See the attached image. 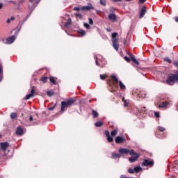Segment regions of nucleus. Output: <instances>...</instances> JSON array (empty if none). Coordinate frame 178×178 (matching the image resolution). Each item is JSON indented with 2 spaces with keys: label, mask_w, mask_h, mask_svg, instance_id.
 <instances>
[{
  "label": "nucleus",
  "mask_w": 178,
  "mask_h": 178,
  "mask_svg": "<svg viewBox=\"0 0 178 178\" xmlns=\"http://www.w3.org/2000/svg\"><path fill=\"white\" fill-rule=\"evenodd\" d=\"M70 24H72V19L69 18L67 22L65 24V26L68 27V26H70Z\"/></svg>",
  "instance_id": "29"
},
{
  "label": "nucleus",
  "mask_w": 178,
  "mask_h": 178,
  "mask_svg": "<svg viewBox=\"0 0 178 178\" xmlns=\"http://www.w3.org/2000/svg\"><path fill=\"white\" fill-rule=\"evenodd\" d=\"M125 1H127V2H129V1H131V0H125Z\"/></svg>",
  "instance_id": "61"
},
{
  "label": "nucleus",
  "mask_w": 178,
  "mask_h": 178,
  "mask_svg": "<svg viewBox=\"0 0 178 178\" xmlns=\"http://www.w3.org/2000/svg\"><path fill=\"white\" fill-rule=\"evenodd\" d=\"M127 42V41L126 40V39H124V45H126Z\"/></svg>",
  "instance_id": "58"
},
{
  "label": "nucleus",
  "mask_w": 178,
  "mask_h": 178,
  "mask_svg": "<svg viewBox=\"0 0 178 178\" xmlns=\"http://www.w3.org/2000/svg\"><path fill=\"white\" fill-rule=\"evenodd\" d=\"M76 102V99L72 98L67 101L61 102V112H65V108H70L72 105H74Z\"/></svg>",
  "instance_id": "2"
},
{
  "label": "nucleus",
  "mask_w": 178,
  "mask_h": 178,
  "mask_svg": "<svg viewBox=\"0 0 178 178\" xmlns=\"http://www.w3.org/2000/svg\"><path fill=\"white\" fill-rule=\"evenodd\" d=\"M124 141H126V138L122 136H116L115 139V142L116 144H122V143H124Z\"/></svg>",
  "instance_id": "9"
},
{
  "label": "nucleus",
  "mask_w": 178,
  "mask_h": 178,
  "mask_svg": "<svg viewBox=\"0 0 178 178\" xmlns=\"http://www.w3.org/2000/svg\"><path fill=\"white\" fill-rule=\"evenodd\" d=\"M29 2H31V3H33V2H34V0H29Z\"/></svg>",
  "instance_id": "59"
},
{
  "label": "nucleus",
  "mask_w": 178,
  "mask_h": 178,
  "mask_svg": "<svg viewBox=\"0 0 178 178\" xmlns=\"http://www.w3.org/2000/svg\"><path fill=\"white\" fill-rule=\"evenodd\" d=\"M108 19L111 20V22H116L118 18L116 17V15L113 13L108 15Z\"/></svg>",
  "instance_id": "17"
},
{
  "label": "nucleus",
  "mask_w": 178,
  "mask_h": 178,
  "mask_svg": "<svg viewBox=\"0 0 178 178\" xmlns=\"http://www.w3.org/2000/svg\"><path fill=\"white\" fill-rule=\"evenodd\" d=\"M34 94H35V90H34V86H33L31 90V93L27 95L24 99H30V98H34Z\"/></svg>",
  "instance_id": "8"
},
{
  "label": "nucleus",
  "mask_w": 178,
  "mask_h": 178,
  "mask_svg": "<svg viewBox=\"0 0 178 178\" xmlns=\"http://www.w3.org/2000/svg\"><path fill=\"white\" fill-rule=\"evenodd\" d=\"M135 173H139V172H141L143 170V168L140 166H137L134 168Z\"/></svg>",
  "instance_id": "21"
},
{
  "label": "nucleus",
  "mask_w": 178,
  "mask_h": 178,
  "mask_svg": "<svg viewBox=\"0 0 178 178\" xmlns=\"http://www.w3.org/2000/svg\"><path fill=\"white\" fill-rule=\"evenodd\" d=\"M29 122H33V116H30L29 118Z\"/></svg>",
  "instance_id": "52"
},
{
  "label": "nucleus",
  "mask_w": 178,
  "mask_h": 178,
  "mask_svg": "<svg viewBox=\"0 0 178 178\" xmlns=\"http://www.w3.org/2000/svg\"><path fill=\"white\" fill-rule=\"evenodd\" d=\"M29 10H33L31 9V7H30V6H29Z\"/></svg>",
  "instance_id": "60"
},
{
  "label": "nucleus",
  "mask_w": 178,
  "mask_h": 178,
  "mask_svg": "<svg viewBox=\"0 0 178 178\" xmlns=\"http://www.w3.org/2000/svg\"><path fill=\"white\" fill-rule=\"evenodd\" d=\"M164 60L165 61V62H168V63H172V60H170V58H164Z\"/></svg>",
  "instance_id": "39"
},
{
  "label": "nucleus",
  "mask_w": 178,
  "mask_h": 178,
  "mask_svg": "<svg viewBox=\"0 0 178 178\" xmlns=\"http://www.w3.org/2000/svg\"><path fill=\"white\" fill-rule=\"evenodd\" d=\"M74 16L78 17L81 20V19H83V15H81V13H75Z\"/></svg>",
  "instance_id": "33"
},
{
  "label": "nucleus",
  "mask_w": 178,
  "mask_h": 178,
  "mask_svg": "<svg viewBox=\"0 0 178 178\" xmlns=\"http://www.w3.org/2000/svg\"><path fill=\"white\" fill-rule=\"evenodd\" d=\"M49 80L51 84H54V86H58V81H57L58 78H55L54 76H49Z\"/></svg>",
  "instance_id": "16"
},
{
  "label": "nucleus",
  "mask_w": 178,
  "mask_h": 178,
  "mask_svg": "<svg viewBox=\"0 0 178 178\" xmlns=\"http://www.w3.org/2000/svg\"><path fill=\"white\" fill-rule=\"evenodd\" d=\"M1 137H2V135L0 134V138H1Z\"/></svg>",
  "instance_id": "63"
},
{
  "label": "nucleus",
  "mask_w": 178,
  "mask_h": 178,
  "mask_svg": "<svg viewBox=\"0 0 178 178\" xmlns=\"http://www.w3.org/2000/svg\"><path fill=\"white\" fill-rule=\"evenodd\" d=\"M159 131H161V132L165 131V128H163L162 127H159V131H156V134H158V133H159Z\"/></svg>",
  "instance_id": "36"
},
{
  "label": "nucleus",
  "mask_w": 178,
  "mask_h": 178,
  "mask_svg": "<svg viewBox=\"0 0 178 178\" xmlns=\"http://www.w3.org/2000/svg\"><path fill=\"white\" fill-rule=\"evenodd\" d=\"M10 118H11V119H16V118H17V113H12L10 114Z\"/></svg>",
  "instance_id": "32"
},
{
  "label": "nucleus",
  "mask_w": 178,
  "mask_h": 178,
  "mask_svg": "<svg viewBox=\"0 0 178 178\" xmlns=\"http://www.w3.org/2000/svg\"><path fill=\"white\" fill-rule=\"evenodd\" d=\"M56 104H54V106L49 108V111H54V109H55V107H56Z\"/></svg>",
  "instance_id": "45"
},
{
  "label": "nucleus",
  "mask_w": 178,
  "mask_h": 178,
  "mask_svg": "<svg viewBox=\"0 0 178 178\" xmlns=\"http://www.w3.org/2000/svg\"><path fill=\"white\" fill-rule=\"evenodd\" d=\"M6 23H8V24L10 23V19H8L6 21Z\"/></svg>",
  "instance_id": "55"
},
{
  "label": "nucleus",
  "mask_w": 178,
  "mask_h": 178,
  "mask_svg": "<svg viewBox=\"0 0 178 178\" xmlns=\"http://www.w3.org/2000/svg\"><path fill=\"white\" fill-rule=\"evenodd\" d=\"M9 147V143L8 142H3V143H0V149L3 152H6V149Z\"/></svg>",
  "instance_id": "4"
},
{
  "label": "nucleus",
  "mask_w": 178,
  "mask_h": 178,
  "mask_svg": "<svg viewBox=\"0 0 178 178\" xmlns=\"http://www.w3.org/2000/svg\"><path fill=\"white\" fill-rule=\"evenodd\" d=\"M106 77H108L107 74H100L101 80H105V79H106Z\"/></svg>",
  "instance_id": "37"
},
{
  "label": "nucleus",
  "mask_w": 178,
  "mask_h": 178,
  "mask_svg": "<svg viewBox=\"0 0 178 178\" xmlns=\"http://www.w3.org/2000/svg\"><path fill=\"white\" fill-rule=\"evenodd\" d=\"M175 22L178 23V17H175Z\"/></svg>",
  "instance_id": "56"
},
{
  "label": "nucleus",
  "mask_w": 178,
  "mask_h": 178,
  "mask_svg": "<svg viewBox=\"0 0 178 178\" xmlns=\"http://www.w3.org/2000/svg\"><path fill=\"white\" fill-rule=\"evenodd\" d=\"M121 178H127V177L126 175H122Z\"/></svg>",
  "instance_id": "57"
},
{
  "label": "nucleus",
  "mask_w": 178,
  "mask_h": 178,
  "mask_svg": "<svg viewBox=\"0 0 178 178\" xmlns=\"http://www.w3.org/2000/svg\"><path fill=\"white\" fill-rule=\"evenodd\" d=\"M88 20H89V24H91V25L94 24V21H92L91 18H89Z\"/></svg>",
  "instance_id": "43"
},
{
  "label": "nucleus",
  "mask_w": 178,
  "mask_h": 178,
  "mask_svg": "<svg viewBox=\"0 0 178 178\" xmlns=\"http://www.w3.org/2000/svg\"><path fill=\"white\" fill-rule=\"evenodd\" d=\"M0 76H3V67L2 65H0Z\"/></svg>",
  "instance_id": "34"
},
{
  "label": "nucleus",
  "mask_w": 178,
  "mask_h": 178,
  "mask_svg": "<svg viewBox=\"0 0 178 178\" xmlns=\"http://www.w3.org/2000/svg\"><path fill=\"white\" fill-rule=\"evenodd\" d=\"M104 134L106 135V137H107V141H108V143H113V138L111 137L109 131H105Z\"/></svg>",
  "instance_id": "15"
},
{
  "label": "nucleus",
  "mask_w": 178,
  "mask_h": 178,
  "mask_svg": "<svg viewBox=\"0 0 178 178\" xmlns=\"http://www.w3.org/2000/svg\"><path fill=\"white\" fill-rule=\"evenodd\" d=\"M10 21H11V20H12V21L15 20V17H11L10 19Z\"/></svg>",
  "instance_id": "54"
},
{
  "label": "nucleus",
  "mask_w": 178,
  "mask_h": 178,
  "mask_svg": "<svg viewBox=\"0 0 178 178\" xmlns=\"http://www.w3.org/2000/svg\"><path fill=\"white\" fill-rule=\"evenodd\" d=\"M124 59H125V60L127 61V62H131V59H130V58H129V57H127V56H124Z\"/></svg>",
  "instance_id": "42"
},
{
  "label": "nucleus",
  "mask_w": 178,
  "mask_h": 178,
  "mask_svg": "<svg viewBox=\"0 0 178 178\" xmlns=\"http://www.w3.org/2000/svg\"><path fill=\"white\" fill-rule=\"evenodd\" d=\"M122 101L124 102V106L127 107L129 106V101L124 99V97L122 98Z\"/></svg>",
  "instance_id": "27"
},
{
  "label": "nucleus",
  "mask_w": 178,
  "mask_h": 178,
  "mask_svg": "<svg viewBox=\"0 0 178 178\" xmlns=\"http://www.w3.org/2000/svg\"><path fill=\"white\" fill-rule=\"evenodd\" d=\"M95 63H96L97 66H99L100 65V64L98 63V58H97V57H96Z\"/></svg>",
  "instance_id": "48"
},
{
  "label": "nucleus",
  "mask_w": 178,
  "mask_h": 178,
  "mask_svg": "<svg viewBox=\"0 0 178 178\" xmlns=\"http://www.w3.org/2000/svg\"><path fill=\"white\" fill-rule=\"evenodd\" d=\"M112 158H113V159H116L118 158H120L122 156V154H116V153H112Z\"/></svg>",
  "instance_id": "20"
},
{
  "label": "nucleus",
  "mask_w": 178,
  "mask_h": 178,
  "mask_svg": "<svg viewBox=\"0 0 178 178\" xmlns=\"http://www.w3.org/2000/svg\"><path fill=\"white\" fill-rule=\"evenodd\" d=\"M119 86H120V88L121 90H125L126 89V86L124 85L123 82H122V81H119Z\"/></svg>",
  "instance_id": "23"
},
{
  "label": "nucleus",
  "mask_w": 178,
  "mask_h": 178,
  "mask_svg": "<svg viewBox=\"0 0 178 178\" xmlns=\"http://www.w3.org/2000/svg\"><path fill=\"white\" fill-rule=\"evenodd\" d=\"M47 94L48 97H52L53 95H54L55 92L52 90H49L47 92Z\"/></svg>",
  "instance_id": "30"
},
{
  "label": "nucleus",
  "mask_w": 178,
  "mask_h": 178,
  "mask_svg": "<svg viewBox=\"0 0 178 178\" xmlns=\"http://www.w3.org/2000/svg\"><path fill=\"white\" fill-rule=\"evenodd\" d=\"M2 8H3V4H2V3H0V9H2Z\"/></svg>",
  "instance_id": "53"
},
{
  "label": "nucleus",
  "mask_w": 178,
  "mask_h": 178,
  "mask_svg": "<svg viewBox=\"0 0 178 178\" xmlns=\"http://www.w3.org/2000/svg\"><path fill=\"white\" fill-rule=\"evenodd\" d=\"M138 112H140V113H147V107H142L140 109L138 110Z\"/></svg>",
  "instance_id": "22"
},
{
  "label": "nucleus",
  "mask_w": 178,
  "mask_h": 178,
  "mask_svg": "<svg viewBox=\"0 0 178 178\" xmlns=\"http://www.w3.org/2000/svg\"><path fill=\"white\" fill-rule=\"evenodd\" d=\"M176 81L178 83V70L177 71L176 74H169L165 83L166 84H168V86H173Z\"/></svg>",
  "instance_id": "1"
},
{
  "label": "nucleus",
  "mask_w": 178,
  "mask_h": 178,
  "mask_svg": "<svg viewBox=\"0 0 178 178\" xmlns=\"http://www.w3.org/2000/svg\"><path fill=\"white\" fill-rule=\"evenodd\" d=\"M91 9L93 10H94V9H95L94 8V6H92V4H91V3H88L87 6H82L81 8V10H91Z\"/></svg>",
  "instance_id": "7"
},
{
  "label": "nucleus",
  "mask_w": 178,
  "mask_h": 178,
  "mask_svg": "<svg viewBox=\"0 0 178 178\" xmlns=\"http://www.w3.org/2000/svg\"><path fill=\"white\" fill-rule=\"evenodd\" d=\"M3 80V76L0 75V83Z\"/></svg>",
  "instance_id": "51"
},
{
  "label": "nucleus",
  "mask_w": 178,
  "mask_h": 178,
  "mask_svg": "<svg viewBox=\"0 0 178 178\" xmlns=\"http://www.w3.org/2000/svg\"><path fill=\"white\" fill-rule=\"evenodd\" d=\"M84 27H86V29H87L88 30H89V29H91V26H90V24H87V23H84L83 24Z\"/></svg>",
  "instance_id": "38"
},
{
  "label": "nucleus",
  "mask_w": 178,
  "mask_h": 178,
  "mask_svg": "<svg viewBox=\"0 0 178 178\" xmlns=\"http://www.w3.org/2000/svg\"><path fill=\"white\" fill-rule=\"evenodd\" d=\"M107 31H111L109 29H107Z\"/></svg>",
  "instance_id": "62"
},
{
  "label": "nucleus",
  "mask_w": 178,
  "mask_h": 178,
  "mask_svg": "<svg viewBox=\"0 0 178 178\" xmlns=\"http://www.w3.org/2000/svg\"><path fill=\"white\" fill-rule=\"evenodd\" d=\"M111 80L113 81V86L115 87H118V84H119V79H118V77L115 75H111Z\"/></svg>",
  "instance_id": "11"
},
{
  "label": "nucleus",
  "mask_w": 178,
  "mask_h": 178,
  "mask_svg": "<svg viewBox=\"0 0 178 178\" xmlns=\"http://www.w3.org/2000/svg\"><path fill=\"white\" fill-rule=\"evenodd\" d=\"M142 166H154V161L145 159L142 163Z\"/></svg>",
  "instance_id": "5"
},
{
  "label": "nucleus",
  "mask_w": 178,
  "mask_h": 178,
  "mask_svg": "<svg viewBox=\"0 0 178 178\" xmlns=\"http://www.w3.org/2000/svg\"><path fill=\"white\" fill-rule=\"evenodd\" d=\"M15 40H16V38L15 37V35L9 37L8 38H7L6 43L13 44V42H15Z\"/></svg>",
  "instance_id": "18"
},
{
  "label": "nucleus",
  "mask_w": 178,
  "mask_h": 178,
  "mask_svg": "<svg viewBox=\"0 0 178 178\" xmlns=\"http://www.w3.org/2000/svg\"><path fill=\"white\" fill-rule=\"evenodd\" d=\"M29 17H30V15H27L26 17V19L24 20V22H26V20H27V19H29Z\"/></svg>",
  "instance_id": "50"
},
{
  "label": "nucleus",
  "mask_w": 178,
  "mask_h": 178,
  "mask_svg": "<svg viewBox=\"0 0 178 178\" xmlns=\"http://www.w3.org/2000/svg\"><path fill=\"white\" fill-rule=\"evenodd\" d=\"M15 134L17 136H23L24 134V132L23 131V128L22 127H17L16 131H15Z\"/></svg>",
  "instance_id": "12"
},
{
  "label": "nucleus",
  "mask_w": 178,
  "mask_h": 178,
  "mask_svg": "<svg viewBox=\"0 0 178 178\" xmlns=\"http://www.w3.org/2000/svg\"><path fill=\"white\" fill-rule=\"evenodd\" d=\"M118 39L112 40L113 47L115 49V51H119V43H118Z\"/></svg>",
  "instance_id": "14"
},
{
  "label": "nucleus",
  "mask_w": 178,
  "mask_h": 178,
  "mask_svg": "<svg viewBox=\"0 0 178 178\" xmlns=\"http://www.w3.org/2000/svg\"><path fill=\"white\" fill-rule=\"evenodd\" d=\"M95 126L96 127H101V126H104V122L98 121L95 124Z\"/></svg>",
  "instance_id": "28"
},
{
  "label": "nucleus",
  "mask_w": 178,
  "mask_h": 178,
  "mask_svg": "<svg viewBox=\"0 0 178 178\" xmlns=\"http://www.w3.org/2000/svg\"><path fill=\"white\" fill-rule=\"evenodd\" d=\"M154 115H155L156 118H159L160 117L159 112H155Z\"/></svg>",
  "instance_id": "46"
},
{
  "label": "nucleus",
  "mask_w": 178,
  "mask_h": 178,
  "mask_svg": "<svg viewBox=\"0 0 178 178\" xmlns=\"http://www.w3.org/2000/svg\"><path fill=\"white\" fill-rule=\"evenodd\" d=\"M118 151L122 155H127V154H129L130 155V152H131V150L124 148H120Z\"/></svg>",
  "instance_id": "10"
},
{
  "label": "nucleus",
  "mask_w": 178,
  "mask_h": 178,
  "mask_svg": "<svg viewBox=\"0 0 178 178\" xmlns=\"http://www.w3.org/2000/svg\"><path fill=\"white\" fill-rule=\"evenodd\" d=\"M49 78L47 76H43L40 79V81H42V83H48V80Z\"/></svg>",
  "instance_id": "26"
},
{
  "label": "nucleus",
  "mask_w": 178,
  "mask_h": 178,
  "mask_svg": "<svg viewBox=\"0 0 178 178\" xmlns=\"http://www.w3.org/2000/svg\"><path fill=\"white\" fill-rule=\"evenodd\" d=\"M128 172H129V173H131V175H133V174H134V169H132V168H129V170H128Z\"/></svg>",
  "instance_id": "41"
},
{
  "label": "nucleus",
  "mask_w": 178,
  "mask_h": 178,
  "mask_svg": "<svg viewBox=\"0 0 178 178\" xmlns=\"http://www.w3.org/2000/svg\"><path fill=\"white\" fill-rule=\"evenodd\" d=\"M145 2H147V0H139V3H145Z\"/></svg>",
  "instance_id": "47"
},
{
  "label": "nucleus",
  "mask_w": 178,
  "mask_h": 178,
  "mask_svg": "<svg viewBox=\"0 0 178 178\" xmlns=\"http://www.w3.org/2000/svg\"><path fill=\"white\" fill-rule=\"evenodd\" d=\"M113 2H122L123 0H112Z\"/></svg>",
  "instance_id": "49"
},
{
  "label": "nucleus",
  "mask_w": 178,
  "mask_h": 178,
  "mask_svg": "<svg viewBox=\"0 0 178 178\" xmlns=\"http://www.w3.org/2000/svg\"><path fill=\"white\" fill-rule=\"evenodd\" d=\"M73 10H76V12H79V10H80V7H74V8H73Z\"/></svg>",
  "instance_id": "44"
},
{
  "label": "nucleus",
  "mask_w": 178,
  "mask_h": 178,
  "mask_svg": "<svg viewBox=\"0 0 178 178\" xmlns=\"http://www.w3.org/2000/svg\"><path fill=\"white\" fill-rule=\"evenodd\" d=\"M100 4L102 5V6H106V0H100Z\"/></svg>",
  "instance_id": "35"
},
{
  "label": "nucleus",
  "mask_w": 178,
  "mask_h": 178,
  "mask_svg": "<svg viewBox=\"0 0 178 178\" xmlns=\"http://www.w3.org/2000/svg\"><path fill=\"white\" fill-rule=\"evenodd\" d=\"M145 13H147V7L143 6L139 10V18L143 19L145 16Z\"/></svg>",
  "instance_id": "6"
},
{
  "label": "nucleus",
  "mask_w": 178,
  "mask_h": 178,
  "mask_svg": "<svg viewBox=\"0 0 178 178\" xmlns=\"http://www.w3.org/2000/svg\"><path fill=\"white\" fill-rule=\"evenodd\" d=\"M79 33L81 34V35H86V31L83 30L79 31Z\"/></svg>",
  "instance_id": "40"
},
{
  "label": "nucleus",
  "mask_w": 178,
  "mask_h": 178,
  "mask_svg": "<svg viewBox=\"0 0 178 178\" xmlns=\"http://www.w3.org/2000/svg\"><path fill=\"white\" fill-rule=\"evenodd\" d=\"M128 55L130 56V59L132 60V62H134V63H135V65H140V62H138L137 59H136L134 54L129 52Z\"/></svg>",
  "instance_id": "13"
},
{
  "label": "nucleus",
  "mask_w": 178,
  "mask_h": 178,
  "mask_svg": "<svg viewBox=\"0 0 178 178\" xmlns=\"http://www.w3.org/2000/svg\"><path fill=\"white\" fill-rule=\"evenodd\" d=\"M130 155L132 156L129 158V161L131 163H134V162H136L140 158V154L134 152L133 149H131Z\"/></svg>",
  "instance_id": "3"
},
{
  "label": "nucleus",
  "mask_w": 178,
  "mask_h": 178,
  "mask_svg": "<svg viewBox=\"0 0 178 178\" xmlns=\"http://www.w3.org/2000/svg\"><path fill=\"white\" fill-rule=\"evenodd\" d=\"M92 115L94 118H98V116H99V114H98V112L95 111V110L92 111Z\"/></svg>",
  "instance_id": "25"
},
{
  "label": "nucleus",
  "mask_w": 178,
  "mask_h": 178,
  "mask_svg": "<svg viewBox=\"0 0 178 178\" xmlns=\"http://www.w3.org/2000/svg\"><path fill=\"white\" fill-rule=\"evenodd\" d=\"M111 37H112V40H117L116 37H118V33L117 32L113 33L111 35Z\"/></svg>",
  "instance_id": "31"
},
{
  "label": "nucleus",
  "mask_w": 178,
  "mask_h": 178,
  "mask_svg": "<svg viewBox=\"0 0 178 178\" xmlns=\"http://www.w3.org/2000/svg\"><path fill=\"white\" fill-rule=\"evenodd\" d=\"M118 129H115L114 130H113L111 132V137H115V136H116L118 134Z\"/></svg>",
  "instance_id": "24"
},
{
  "label": "nucleus",
  "mask_w": 178,
  "mask_h": 178,
  "mask_svg": "<svg viewBox=\"0 0 178 178\" xmlns=\"http://www.w3.org/2000/svg\"><path fill=\"white\" fill-rule=\"evenodd\" d=\"M168 105H169V102H163L158 108H168Z\"/></svg>",
  "instance_id": "19"
}]
</instances>
